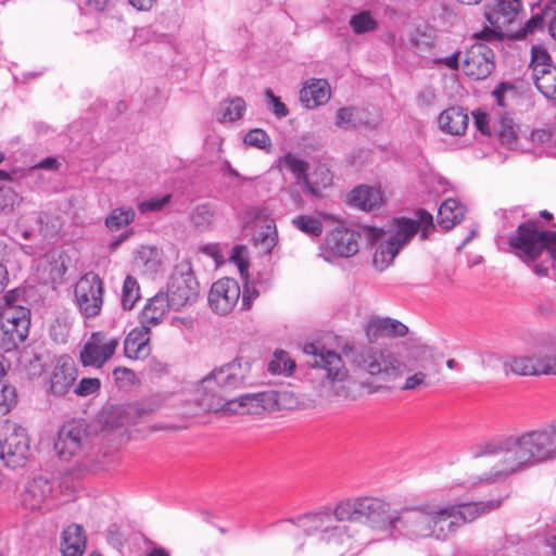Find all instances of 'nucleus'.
<instances>
[{
	"label": "nucleus",
	"mask_w": 556,
	"mask_h": 556,
	"mask_svg": "<svg viewBox=\"0 0 556 556\" xmlns=\"http://www.w3.org/2000/svg\"><path fill=\"white\" fill-rule=\"evenodd\" d=\"M279 395H285L279 400V410L280 409H299L304 405L293 392L281 390L279 391Z\"/></svg>",
	"instance_id": "bf43d9fd"
},
{
	"label": "nucleus",
	"mask_w": 556,
	"mask_h": 556,
	"mask_svg": "<svg viewBox=\"0 0 556 556\" xmlns=\"http://www.w3.org/2000/svg\"><path fill=\"white\" fill-rule=\"evenodd\" d=\"M254 240L255 243L261 247L264 253H270L278 240V235L274 222L271 220L266 225L264 230L258 231L255 235Z\"/></svg>",
	"instance_id": "79ce46f5"
},
{
	"label": "nucleus",
	"mask_w": 556,
	"mask_h": 556,
	"mask_svg": "<svg viewBox=\"0 0 556 556\" xmlns=\"http://www.w3.org/2000/svg\"><path fill=\"white\" fill-rule=\"evenodd\" d=\"M359 232L345 227H336L327 233L323 255L325 260L332 257H350L358 252Z\"/></svg>",
	"instance_id": "dca6fc26"
},
{
	"label": "nucleus",
	"mask_w": 556,
	"mask_h": 556,
	"mask_svg": "<svg viewBox=\"0 0 556 556\" xmlns=\"http://www.w3.org/2000/svg\"><path fill=\"white\" fill-rule=\"evenodd\" d=\"M357 114L358 110L353 106L339 109L336 114V126L344 130L356 128L359 122Z\"/></svg>",
	"instance_id": "c03bdc74"
},
{
	"label": "nucleus",
	"mask_w": 556,
	"mask_h": 556,
	"mask_svg": "<svg viewBox=\"0 0 556 556\" xmlns=\"http://www.w3.org/2000/svg\"><path fill=\"white\" fill-rule=\"evenodd\" d=\"M295 368V362L288 353L279 350L274 353L273 359L268 363V371L273 375H291Z\"/></svg>",
	"instance_id": "58836bf2"
},
{
	"label": "nucleus",
	"mask_w": 556,
	"mask_h": 556,
	"mask_svg": "<svg viewBox=\"0 0 556 556\" xmlns=\"http://www.w3.org/2000/svg\"><path fill=\"white\" fill-rule=\"evenodd\" d=\"M247 109L245 101L240 98L236 97L229 100H226L220 103L219 106V113L220 117L218 118L219 122H236L240 119Z\"/></svg>",
	"instance_id": "e433bc0d"
},
{
	"label": "nucleus",
	"mask_w": 556,
	"mask_h": 556,
	"mask_svg": "<svg viewBox=\"0 0 556 556\" xmlns=\"http://www.w3.org/2000/svg\"><path fill=\"white\" fill-rule=\"evenodd\" d=\"M170 309H173V305L168 296L163 292H159L149 299L142 308L139 315L140 325L151 330L163 323Z\"/></svg>",
	"instance_id": "412c9836"
},
{
	"label": "nucleus",
	"mask_w": 556,
	"mask_h": 556,
	"mask_svg": "<svg viewBox=\"0 0 556 556\" xmlns=\"http://www.w3.org/2000/svg\"><path fill=\"white\" fill-rule=\"evenodd\" d=\"M430 386H431L430 376L425 370V367H422L421 370H417V371L408 375L400 389L403 391H417V390L429 388Z\"/></svg>",
	"instance_id": "37998d69"
},
{
	"label": "nucleus",
	"mask_w": 556,
	"mask_h": 556,
	"mask_svg": "<svg viewBox=\"0 0 556 556\" xmlns=\"http://www.w3.org/2000/svg\"><path fill=\"white\" fill-rule=\"evenodd\" d=\"M555 232L540 230L536 223L527 222L510 235L508 243L516 256L525 263L535 262L544 252L548 255Z\"/></svg>",
	"instance_id": "423d86ee"
},
{
	"label": "nucleus",
	"mask_w": 556,
	"mask_h": 556,
	"mask_svg": "<svg viewBox=\"0 0 556 556\" xmlns=\"http://www.w3.org/2000/svg\"><path fill=\"white\" fill-rule=\"evenodd\" d=\"M330 87L326 79L312 78L300 90V101L306 109H315L330 99Z\"/></svg>",
	"instance_id": "b1692460"
},
{
	"label": "nucleus",
	"mask_w": 556,
	"mask_h": 556,
	"mask_svg": "<svg viewBox=\"0 0 556 556\" xmlns=\"http://www.w3.org/2000/svg\"><path fill=\"white\" fill-rule=\"evenodd\" d=\"M18 368L27 378L39 377L45 368L42 357L33 350H24L18 357Z\"/></svg>",
	"instance_id": "2f4dec72"
},
{
	"label": "nucleus",
	"mask_w": 556,
	"mask_h": 556,
	"mask_svg": "<svg viewBox=\"0 0 556 556\" xmlns=\"http://www.w3.org/2000/svg\"><path fill=\"white\" fill-rule=\"evenodd\" d=\"M292 225L307 236L318 237L323 232V223L314 216H296L292 219Z\"/></svg>",
	"instance_id": "a19ab883"
},
{
	"label": "nucleus",
	"mask_w": 556,
	"mask_h": 556,
	"mask_svg": "<svg viewBox=\"0 0 556 556\" xmlns=\"http://www.w3.org/2000/svg\"><path fill=\"white\" fill-rule=\"evenodd\" d=\"M247 248L243 245H236L232 249L231 260L237 264L241 275L248 270V261L245 258Z\"/></svg>",
	"instance_id": "680f3d73"
},
{
	"label": "nucleus",
	"mask_w": 556,
	"mask_h": 556,
	"mask_svg": "<svg viewBox=\"0 0 556 556\" xmlns=\"http://www.w3.org/2000/svg\"><path fill=\"white\" fill-rule=\"evenodd\" d=\"M521 9L522 3L520 0H498L496 4L489 7L485 11V18L494 29L486 28L477 38L484 41L498 38V31L516 20Z\"/></svg>",
	"instance_id": "4468645a"
},
{
	"label": "nucleus",
	"mask_w": 556,
	"mask_h": 556,
	"mask_svg": "<svg viewBox=\"0 0 556 556\" xmlns=\"http://www.w3.org/2000/svg\"><path fill=\"white\" fill-rule=\"evenodd\" d=\"M501 500L481 501L475 503H463L451 505L455 519L460 528L466 522H471L478 517L500 507Z\"/></svg>",
	"instance_id": "393cba45"
},
{
	"label": "nucleus",
	"mask_w": 556,
	"mask_h": 556,
	"mask_svg": "<svg viewBox=\"0 0 556 556\" xmlns=\"http://www.w3.org/2000/svg\"><path fill=\"white\" fill-rule=\"evenodd\" d=\"M241 290L238 282L231 278H223L212 285L208 303L217 314L229 313L238 303Z\"/></svg>",
	"instance_id": "f3484780"
},
{
	"label": "nucleus",
	"mask_w": 556,
	"mask_h": 556,
	"mask_svg": "<svg viewBox=\"0 0 556 556\" xmlns=\"http://www.w3.org/2000/svg\"><path fill=\"white\" fill-rule=\"evenodd\" d=\"M101 382L98 378H83L74 389L75 394L88 396L99 391Z\"/></svg>",
	"instance_id": "4d7b16f0"
},
{
	"label": "nucleus",
	"mask_w": 556,
	"mask_h": 556,
	"mask_svg": "<svg viewBox=\"0 0 556 556\" xmlns=\"http://www.w3.org/2000/svg\"><path fill=\"white\" fill-rule=\"evenodd\" d=\"M113 377L119 388H125L134 383L135 372L126 367H117L113 370Z\"/></svg>",
	"instance_id": "052dcab7"
},
{
	"label": "nucleus",
	"mask_w": 556,
	"mask_h": 556,
	"mask_svg": "<svg viewBox=\"0 0 556 556\" xmlns=\"http://www.w3.org/2000/svg\"><path fill=\"white\" fill-rule=\"evenodd\" d=\"M465 215V207L455 199H446L438 212V223L445 230L452 229L460 223Z\"/></svg>",
	"instance_id": "c85d7f7f"
},
{
	"label": "nucleus",
	"mask_w": 556,
	"mask_h": 556,
	"mask_svg": "<svg viewBox=\"0 0 556 556\" xmlns=\"http://www.w3.org/2000/svg\"><path fill=\"white\" fill-rule=\"evenodd\" d=\"M536 353L533 355L514 356L504 362L505 372H513L518 376H540Z\"/></svg>",
	"instance_id": "c756f323"
},
{
	"label": "nucleus",
	"mask_w": 556,
	"mask_h": 556,
	"mask_svg": "<svg viewBox=\"0 0 556 556\" xmlns=\"http://www.w3.org/2000/svg\"><path fill=\"white\" fill-rule=\"evenodd\" d=\"M356 367L369 375L375 383V390L394 382L405 372L399 358L388 352L371 346H364L354 355Z\"/></svg>",
	"instance_id": "39448f33"
},
{
	"label": "nucleus",
	"mask_w": 556,
	"mask_h": 556,
	"mask_svg": "<svg viewBox=\"0 0 556 556\" xmlns=\"http://www.w3.org/2000/svg\"><path fill=\"white\" fill-rule=\"evenodd\" d=\"M119 340L104 331L92 332L79 352L84 367L102 368L115 354Z\"/></svg>",
	"instance_id": "ddd939ff"
},
{
	"label": "nucleus",
	"mask_w": 556,
	"mask_h": 556,
	"mask_svg": "<svg viewBox=\"0 0 556 556\" xmlns=\"http://www.w3.org/2000/svg\"><path fill=\"white\" fill-rule=\"evenodd\" d=\"M539 369L542 375H556V343L548 342L535 352Z\"/></svg>",
	"instance_id": "f704fd0d"
},
{
	"label": "nucleus",
	"mask_w": 556,
	"mask_h": 556,
	"mask_svg": "<svg viewBox=\"0 0 556 556\" xmlns=\"http://www.w3.org/2000/svg\"><path fill=\"white\" fill-rule=\"evenodd\" d=\"M154 409L155 407L151 403L134 404L126 407L125 415L130 422L137 424Z\"/></svg>",
	"instance_id": "864d4df0"
},
{
	"label": "nucleus",
	"mask_w": 556,
	"mask_h": 556,
	"mask_svg": "<svg viewBox=\"0 0 556 556\" xmlns=\"http://www.w3.org/2000/svg\"><path fill=\"white\" fill-rule=\"evenodd\" d=\"M86 549V534L80 525L73 523L62 532L61 552L63 556H83Z\"/></svg>",
	"instance_id": "cd10ccee"
},
{
	"label": "nucleus",
	"mask_w": 556,
	"mask_h": 556,
	"mask_svg": "<svg viewBox=\"0 0 556 556\" xmlns=\"http://www.w3.org/2000/svg\"><path fill=\"white\" fill-rule=\"evenodd\" d=\"M410 356L415 359L432 358V349L426 344L416 345L410 349Z\"/></svg>",
	"instance_id": "69168bd1"
},
{
	"label": "nucleus",
	"mask_w": 556,
	"mask_h": 556,
	"mask_svg": "<svg viewBox=\"0 0 556 556\" xmlns=\"http://www.w3.org/2000/svg\"><path fill=\"white\" fill-rule=\"evenodd\" d=\"M350 205L365 212H371L382 204V194L379 189L366 185L355 187L348 195Z\"/></svg>",
	"instance_id": "bb28decb"
},
{
	"label": "nucleus",
	"mask_w": 556,
	"mask_h": 556,
	"mask_svg": "<svg viewBox=\"0 0 556 556\" xmlns=\"http://www.w3.org/2000/svg\"><path fill=\"white\" fill-rule=\"evenodd\" d=\"M77 378V368L68 356H61L49 377V391L56 396L65 395Z\"/></svg>",
	"instance_id": "a211bd4d"
},
{
	"label": "nucleus",
	"mask_w": 556,
	"mask_h": 556,
	"mask_svg": "<svg viewBox=\"0 0 556 556\" xmlns=\"http://www.w3.org/2000/svg\"><path fill=\"white\" fill-rule=\"evenodd\" d=\"M16 404V390L8 381H0V415L11 412Z\"/></svg>",
	"instance_id": "a18cd8bd"
},
{
	"label": "nucleus",
	"mask_w": 556,
	"mask_h": 556,
	"mask_svg": "<svg viewBox=\"0 0 556 556\" xmlns=\"http://www.w3.org/2000/svg\"><path fill=\"white\" fill-rule=\"evenodd\" d=\"M416 218L396 217L390 223L387 230L377 227H365L367 240L375 244L382 240L376 248L372 263L379 270L388 268L399 252L405 248L419 232L420 239H428L434 229L432 215L424 208H419Z\"/></svg>",
	"instance_id": "20e7f679"
},
{
	"label": "nucleus",
	"mask_w": 556,
	"mask_h": 556,
	"mask_svg": "<svg viewBox=\"0 0 556 556\" xmlns=\"http://www.w3.org/2000/svg\"><path fill=\"white\" fill-rule=\"evenodd\" d=\"M437 64H443L451 70H458L459 67V52H455L446 58L435 59Z\"/></svg>",
	"instance_id": "338daca9"
},
{
	"label": "nucleus",
	"mask_w": 556,
	"mask_h": 556,
	"mask_svg": "<svg viewBox=\"0 0 556 556\" xmlns=\"http://www.w3.org/2000/svg\"><path fill=\"white\" fill-rule=\"evenodd\" d=\"M494 119L495 116L492 118L482 110H477L473 112L475 126L482 135H491V123L493 124Z\"/></svg>",
	"instance_id": "13d9d810"
},
{
	"label": "nucleus",
	"mask_w": 556,
	"mask_h": 556,
	"mask_svg": "<svg viewBox=\"0 0 556 556\" xmlns=\"http://www.w3.org/2000/svg\"><path fill=\"white\" fill-rule=\"evenodd\" d=\"M29 454V439L25 428L5 422L0 427V460L8 468H20L26 464Z\"/></svg>",
	"instance_id": "6e6552de"
},
{
	"label": "nucleus",
	"mask_w": 556,
	"mask_h": 556,
	"mask_svg": "<svg viewBox=\"0 0 556 556\" xmlns=\"http://www.w3.org/2000/svg\"><path fill=\"white\" fill-rule=\"evenodd\" d=\"M493 128L503 144L509 148L516 144L518 126L508 113H495Z\"/></svg>",
	"instance_id": "7c9ffc66"
},
{
	"label": "nucleus",
	"mask_w": 556,
	"mask_h": 556,
	"mask_svg": "<svg viewBox=\"0 0 556 556\" xmlns=\"http://www.w3.org/2000/svg\"><path fill=\"white\" fill-rule=\"evenodd\" d=\"M251 368L252 364L249 361L237 357L213 369L198 383L195 393L199 405L213 412L260 415L261 405L257 393H245L229 399L232 391L252 384Z\"/></svg>",
	"instance_id": "7ed1b4c3"
},
{
	"label": "nucleus",
	"mask_w": 556,
	"mask_h": 556,
	"mask_svg": "<svg viewBox=\"0 0 556 556\" xmlns=\"http://www.w3.org/2000/svg\"><path fill=\"white\" fill-rule=\"evenodd\" d=\"M173 309L192 305L199 296V282L192 271L190 264H179L175 267L165 293Z\"/></svg>",
	"instance_id": "9b49d317"
},
{
	"label": "nucleus",
	"mask_w": 556,
	"mask_h": 556,
	"mask_svg": "<svg viewBox=\"0 0 556 556\" xmlns=\"http://www.w3.org/2000/svg\"><path fill=\"white\" fill-rule=\"evenodd\" d=\"M408 328L403 323L390 317L372 316L365 326V333L369 342L375 343L384 338L404 337Z\"/></svg>",
	"instance_id": "aec40b11"
},
{
	"label": "nucleus",
	"mask_w": 556,
	"mask_h": 556,
	"mask_svg": "<svg viewBox=\"0 0 556 556\" xmlns=\"http://www.w3.org/2000/svg\"><path fill=\"white\" fill-rule=\"evenodd\" d=\"M265 98L267 99L269 110L277 118L286 117L289 114L286 104L270 89L265 91Z\"/></svg>",
	"instance_id": "5fc2aeb1"
},
{
	"label": "nucleus",
	"mask_w": 556,
	"mask_h": 556,
	"mask_svg": "<svg viewBox=\"0 0 556 556\" xmlns=\"http://www.w3.org/2000/svg\"><path fill=\"white\" fill-rule=\"evenodd\" d=\"M257 394L258 403L261 405V414L263 412L279 410V400L283 396L279 395V391L267 390L263 392H257Z\"/></svg>",
	"instance_id": "603ef678"
},
{
	"label": "nucleus",
	"mask_w": 556,
	"mask_h": 556,
	"mask_svg": "<svg viewBox=\"0 0 556 556\" xmlns=\"http://www.w3.org/2000/svg\"><path fill=\"white\" fill-rule=\"evenodd\" d=\"M440 129L452 136H462L465 134L469 116L462 106H451L444 110L438 118Z\"/></svg>",
	"instance_id": "a878e982"
},
{
	"label": "nucleus",
	"mask_w": 556,
	"mask_h": 556,
	"mask_svg": "<svg viewBox=\"0 0 556 556\" xmlns=\"http://www.w3.org/2000/svg\"><path fill=\"white\" fill-rule=\"evenodd\" d=\"M22 292L18 289L10 290L4 296V305L2 307H25L21 302Z\"/></svg>",
	"instance_id": "0e129e2a"
},
{
	"label": "nucleus",
	"mask_w": 556,
	"mask_h": 556,
	"mask_svg": "<svg viewBox=\"0 0 556 556\" xmlns=\"http://www.w3.org/2000/svg\"><path fill=\"white\" fill-rule=\"evenodd\" d=\"M344 521L368 525L380 531H391L409 540L431 538L429 504L403 509L393 514L391 506L376 497L346 498L334 507L302 515L296 519L281 521L280 526H295L307 536H314L339 549H352L354 539Z\"/></svg>",
	"instance_id": "f257e3e1"
},
{
	"label": "nucleus",
	"mask_w": 556,
	"mask_h": 556,
	"mask_svg": "<svg viewBox=\"0 0 556 556\" xmlns=\"http://www.w3.org/2000/svg\"><path fill=\"white\" fill-rule=\"evenodd\" d=\"M332 182L331 172L324 165L317 166L312 173L305 176V186L313 195H320L323 189Z\"/></svg>",
	"instance_id": "72a5a7b5"
},
{
	"label": "nucleus",
	"mask_w": 556,
	"mask_h": 556,
	"mask_svg": "<svg viewBox=\"0 0 556 556\" xmlns=\"http://www.w3.org/2000/svg\"><path fill=\"white\" fill-rule=\"evenodd\" d=\"M135 211L131 207H117L112 210L105 218V226L114 231L131 224L135 219Z\"/></svg>",
	"instance_id": "4c0bfd02"
},
{
	"label": "nucleus",
	"mask_w": 556,
	"mask_h": 556,
	"mask_svg": "<svg viewBox=\"0 0 556 556\" xmlns=\"http://www.w3.org/2000/svg\"><path fill=\"white\" fill-rule=\"evenodd\" d=\"M552 15H555V0H551V3L546 4L540 12L533 13L522 29L523 35L534 34L538 30H543L545 26L548 27Z\"/></svg>",
	"instance_id": "c9c22d12"
},
{
	"label": "nucleus",
	"mask_w": 556,
	"mask_h": 556,
	"mask_svg": "<svg viewBox=\"0 0 556 556\" xmlns=\"http://www.w3.org/2000/svg\"><path fill=\"white\" fill-rule=\"evenodd\" d=\"M139 298L140 288L137 279L134 278L132 276H127L124 280L122 289V307L125 311H130L135 306Z\"/></svg>",
	"instance_id": "ea45409f"
},
{
	"label": "nucleus",
	"mask_w": 556,
	"mask_h": 556,
	"mask_svg": "<svg viewBox=\"0 0 556 556\" xmlns=\"http://www.w3.org/2000/svg\"><path fill=\"white\" fill-rule=\"evenodd\" d=\"M552 132L547 129H535L531 132V141L543 144L551 140Z\"/></svg>",
	"instance_id": "774afa93"
},
{
	"label": "nucleus",
	"mask_w": 556,
	"mask_h": 556,
	"mask_svg": "<svg viewBox=\"0 0 556 556\" xmlns=\"http://www.w3.org/2000/svg\"><path fill=\"white\" fill-rule=\"evenodd\" d=\"M538 90L547 99L556 100V66L538 70L532 76Z\"/></svg>",
	"instance_id": "473e14b6"
},
{
	"label": "nucleus",
	"mask_w": 556,
	"mask_h": 556,
	"mask_svg": "<svg viewBox=\"0 0 556 556\" xmlns=\"http://www.w3.org/2000/svg\"><path fill=\"white\" fill-rule=\"evenodd\" d=\"M170 194L150 198L139 204V210L141 213L157 212L170 201Z\"/></svg>",
	"instance_id": "6e6d98bb"
},
{
	"label": "nucleus",
	"mask_w": 556,
	"mask_h": 556,
	"mask_svg": "<svg viewBox=\"0 0 556 556\" xmlns=\"http://www.w3.org/2000/svg\"><path fill=\"white\" fill-rule=\"evenodd\" d=\"M303 352L314 356L309 375L326 378L327 382H342L348 377V369L341 356L333 351L326 350L317 343H306Z\"/></svg>",
	"instance_id": "9d476101"
},
{
	"label": "nucleus",
	"mask_w": 556,
	"mask_h": 556,
	"mask_svg": "<svg viewBox=\"0 0 556 556\" xmlns=\"http://www.w3.org/2000/svg\"><path fill=\"white\" fill-rule=\"evenodd\" d=\"M281 164L283 165V167H286L288 170H290L291 173H293L295 175V177L299 179V180H303L305 182V176H307L308 174L306 173L307 169H308V164L296 157L294 154L292 153H287L282 159H281Z\"/></svg>",
	"instance_id": "49530a36"
},
{
	"label": "nucleus",
	"mask_w": 556,
	"mask_h": 556,
	"mask_svg": "<svg viewBox=\"0 0 556 556\" xmlns=\"http://www.w3.org/2000/svg\"><path fill=\"white\" fill-rule=\"evenodd\" d=\"M52 492V485L47 478L36 477L29 481L21 495L24 508L40 510Z\"/></svg>",
	"instance_id": "4be33fe9"
},
{
	"label": "nucleus",
	"mask_w": 556,
	"mask_h": 556,
	"mask_svg": "<svg viewBox=\"0 0 556 556\" xmlns=\"http://www.w3.org/2000/svg\"><path fill=\"white\" fill-rule=\"evenodd\" d=\"M431 520V538L438 541H446L459 528L451 505L439 506L429 504Z\"/></svg>",
	"instance_id": "6ab92c4d"
},
{
	"label": "nucleus",
	"mask_w": 556,
	"mask_h": 556,
	"mask_svg": "<svg viewBox=\"0 0 556 556\" xmlns=\"http://www.w3.org/2000/svg\"><path fill=\"white\" fill-rule=\"evenodd\" d=\"M244 143L261 150H268L271 147V140L263 129L255 128L250 130L243 139Z\"/></svg>",
	"instance_id": "8fccbe9b"
},
{
	"label": "nucleus",
	"mask_w": 556,
	"mask_h": 556,
	"mask_svg": "<svg viewBox=\"0 0 556 556\" xmlns=\"http://www.w3.org/2000/svg\"><path fill=\"white\" fill-rule=\"evenodd\" d=\"M531 63L532 75L536 74L538 70H549L554 67L552 60L547 51L541 47H532L531 50Z\"/></svg>",
	"instance_id": "3c124183"
},
{
	"label": "nucleus",
	"mask_w": 556,
	"mask_h": 556,
	"mask_svg": "<svg viewBox=\"0 0 556 556\" xmlns=\"http://www.w3.org/2000/svg\"><path fill=\"white\" fill-rule=\"evenodd\" d=\"M104 287L99 275L87 273L75 285V300L85 318H93L101 312Z\"/></svg>",
	"instance_id": "f8f14e48"
},
{
	"label": "nucleus",
	"mask_w": 556,
	"mask_h": 556,
	"mask_svg": "<svg viewBox=\"0 0 556 556\" xmlns=\"http://www.w3.org/2000/svg\"><path fill=\"white\" fill-rule=\"evenodd\" d=\"M0 318V346L4 351L16 349L28 337L30 327L29 308L3 307Z\"/></svg>",
	"instance_id": "1a4fd4ad"
},
{
	"label": "nucleus",
	"mask_w": 556,
	"mask_h": 556,
	"mask_svg": "<svg viewBox=\"0 0 556 556\" xmlns=\"http://www.w3.org/2000/svg\"><path fill=\"white\" fill-rule=\"evenodd\" d=\"M150 332L142 325L131 329L124 340V354L130 359H144L150 354Z\"/></svg>",
	"instance_id": "5701e85b"
},
{
	"label": "nucleus",
	"mask_w": 556,
	"mask_h": 556,
	"mask_svg": "<svg viewBox=\"0 0 556 556\" xmlns=\"http://www.w3.org/2000/svg\"><path fill=\"white\" fill-rule=\"evenodd\" d=\"M214 218V212L207 204L198 205L191 214V223L199 229L207 228Z\"/></svg>",
	"instance_id": "09e8293b"
},
{
	"label": "nucleus",
	"mask_w": 556,
	"mask_h": 556,
	"mask_svg": "<svg viewBox=\"0 0 556 556\" xmlns=\"http://www.w3.org/2000/svg\"><path fill=\"white\" fill-rule=\"evenodd\" d=\"M350 25L354 33L364 34L376 29L377 22L372 18L369 12L363 11L352 16Z\"/></svg>",
	"instance_id": "de8ad7c7"
},
{
	"label": "nucleus",
	"mask_w": 556,
	"mask_h": 556,
	"mask_svg": "<svg viewBox=\"0 0 556 556\" xmlns=\"http://www.w3.org/2000/svg\"><path fill=\"white\" fill-rule=\"evenodd\" d=\"M462 67L466 76L475 80L485 79L495 68L493 50L485 42L473 43L465 52Z\"/></svg>",
	"instance_id": "2eb2a0df"
},
{
	"label": "nucleus",
	"mask_w": 556,
	"mask_h": 556,
	"mask_svg": "<svg viewBox=\"0 0 556 556\" xmlns=\"http://www.w3.org/2000/svg\"><path fill=\"white\" fill-rule=\"evenodd\" d=\"M258 295V290L253 285L245 282L242 292V308L249 309L251 307L252 301L255 300Z\"/></svg>",
	"instance_id": "e2e57ef3"
},
{
	"label": "nucleus",
	"mask_w": 556,
	"mask_h": 556,
	"mask_svg": "<svg viewBox=\"0 0 556 556\" xmlns=\"http://www.w3.org/2000/svg\"><path fill=\"white\" fill-rule=\"evenodd\" d=\"M92 444L89 425L83 419L66 421L58 431L54 451L60 459L68 462L83 456Z\"/></svg>",
	"instance_id": "0eeeda50"
},
{
	"label": "nucleus",
	"mask_w": 556,
	"mask_h": 556,
	"mask_svg": "<svg viewBox=\"0 0 556 556\" xmlns=\"http://www.w3.org/2000/svg\"><path fill=\"white\" fill-rule=\"evenodd\" d=\"M470 455L472 458H497L480 478L481 482L504 481L540 464L556 460V422L480 442L471 446Z\"/></svg>",
	"instance_id": "f03ea898"
}]
</instances>
